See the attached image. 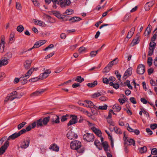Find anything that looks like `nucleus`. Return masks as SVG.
Here are the masks:
<instances>
[{
	"mask_svg": "<svg viewBox=\"0 0 157 157\" xmlns=\"http://www.w3.org/2000/svg\"><path fill=\"white\" fill-rule=\"evenodd\" d=\"M115 132L117 134H121L122 133L121 129L117 127H114L113 128Z\"/></svg>",
	"mask_w": 157,
	"mask_h": 157,
	"instance_id": "nucleus-28",
	"label": "nucleus"
},
{
	"mask_svg": "<svg viewBox=\"0 0 157 157\" xmlns=\"http://www.w3.org/2000/svg\"><path fill=\"white\" fill-rule=\"evenodd\" d=\"M31 63V62L29 60H27L25 62L24 65L26 69H28L30 68Z\"/></svg>",
	"mask_w": 157,
	"mask_h": 157,
	"instance_id": "nucleus-30",
	"label": "nucleus"
},
{
	"mask_svg": "<svg viewBox=\"0 0 157 157\" xmlns=\"http://www.w3.org/2000/svg\"><path fill=\"white\" fill-rule=\"evenodd\" d=\"M44 72L40 74L39 76L40 79H43L46 78L48 76L49 74L51 73L50 69L44 68Z\"/></svg>",
	"mask_w": 157,
	"mask_h": 157,
	"instance_id": "nucleus-4",
	"label": "nucleus"
},
{
	"mask_svg": "<svg viewBox=\"0 0 157 157\" xmlns=\"http://www.w3.org/2000/svg\"><path fill=\"white\" fill-rule=\"evenodd\" d=\"M132 67H130L128 68L125 71L124 76H123V78L125 79L128 76H130L131 75L132 73Z\"/></svg>",
	"mask_w": 157,
	"mask_h": 157,
	"instance_id": "nucleus-14",
	"label": "nucleus"
},
{
	"mask_svg": "<svg viewBox=\"0 0 157 157\" xmlns=\"http://www.w3.org/2000/svg\"><path fill=\"white\" fill-rule=\"evenodd\" d=\"M135 29L134 28H132L128 32L127 36V38L128 39L130 38L133 35L135 32Z\"/></svg>",
	"mask_w": 157,
	"mask_h": 157,
	"instance_id": "nucleus-20",
	"label": "nucleus"
},
{
	"mask_svg": "<svg viewBox=\"0 0 157 157\" xmlns=\"http://www.w3.org/2000/svg\"><path fill=\"white\" fill-rule=\"evenodd\" d=\"M52 120V121L56 123H58L59 122V117L57 115H54L53 116Z\"/></svg>",
	"mask_w": 157,
	"mask_h": 157,
	"instance_id": "nucleus-31",
	"label": "nucleus"
},
{
	"mask_svg": "<svg viewBox=\"0 0 157 157\" xmlns=\"http://www.w3.org/2000/svg\"><path fill=\"white\" fill-rule=\"evenodd\" d=\"M49 120L50 117H49L44 118L42 120L43 124L44 125H46L49 121Z\"/></svg>",
	"mask_w": 157,
	"mask_h": 157,
	"instance_id": "nucleus-35",
	"label": "nucleus"
},
{
	"mask_svg": "<svg viewBox=\"0 0 157 157\" xmlns=\"http://www.w3.org/2000/svg\"><path fill=\"white\" fill-rule=\"evenodd\" d=\"M67 137L70 140H74L77 138L78 136L71 130L68 131L67 134Z\"/></svg>",
	"mask_w": 157,
	"mask_h": 157,
	"instance_id": "nucleus-6",
	"label": "nucleus"
},
{
	"mask_svg": "<svg viewBox=\"0 0 157 157\" xmlns=\"http://www.w3.org/2000/svg\"><path fill=\"white\" fill-rule=\"evenodd\" d=\"M24 27L22 25H20L17 26V30L20 33L22 32L24 30Z\"/></svg>",
	"mask_w": 157,
	"mask_h": 157,
	"instance_id": "nucleus-44",
	"label": "nucleus"
},
{
	"mask_svg": "<svg viewBox=\"0 0 157 157\" xmlns=\"http://www.w3.org/2000/svg\"><path fill=\"white\" fill-rule=\"evenodd\" d=\"M109 85L116 89H118L119 87V85L118 83H114L113 82H110L109 83Z\"/></svg>",
	"mask_w": 157,
	"mask_h": 157,
	"instance_id": "nucleus-42",
	"label": "nucleus"
},
{
	"mask_svg": "<svg viewBox=\"0 0 157 157\" xmlns=\"http://www.w3.org/2000/svg\"><path fill=\"white\" fill-rule=\"evenodd\" d=\"M16 8L18 10H20L21 9V4L18 2L16 3Z\"/></svg>",
	"mask_w": 157,
	"mask_h": 157,
	"instance_id": "nucleus-57",
	"label": "nucleus"
},
{
	"mask_svg": "<svg viewBox=\"0 0 157 157\" xmlns=\"http://www.w3.org/2000/svg\"><path fill=\"white\" fill-rule=\"evenodd\" d=\"M17 92L16 91H14L12 92L11 93L9 94L7 97L8 100L10 101H12L13 99H12L17 96Z\"/></svg>",
	"mask_w": 157,
	"mask_h": 157,
	"instance_id": "nucleus-16",
	"label": "nucleus"
},
{
	"mask_svg": "<svg viewBox=\"0 0 157 157\" xmlns=\"http://www.w3.org/2000/svg\"><path fill=\"white\" fill-rule=\"evenodd\" d=\"M54 52H52L50 53L49 54H48V55H47V56H46L45 57V58L46 59H48V58H49L51 57H52L54 55Z\"/></svg>",
	"mask_w": 157,
	"mask_h": 157,
	"instance_id": "nucleus-64",
	"label": "nucleus"
},
{
	"mask_svg": "<svg viewBox=\"0 0 157 157\" xmlns=\"http://www.w3.org/2000/svg\"><path fill=\"white\" fill-rule=\"evenodd\" d=\"M40 45L38 41H37L36 42L35 44H34L33 47L31 48H30L28 49V51H30L33 48H37L40 47Z\"/></svg>",
	"mask_w": 157,
	"mask_h": 157,
	"instance_id": "nucleus-39",
	"label": "nucleus"
},
{
	"mask_svg": "<svg viewBox=\"0 0 157 157\" xmlns=\"http://www.w3.org/2000/svg\"><path fill=\"white\" fill-rule=\"evenodd\" d=\"M98 82L97 81H94L93 82L88 83L87 84V86L90 87H93L96 85H97Z\"/></svg>",
	"mask_w": 157,
	"mask_h": 157,
	"instance_id": "nucleus-33",
	"label": "nucleus"
},
{
	"mask_svg": "<svg viewBox=\"0 0 157 157\" xmlns=\"http://www.w3.org/2000/svg\"><path fill=\"white\" fill-rule=\"evenodd\" d=\"M8 63V59H6V57H4V59H2L0 60V67H2V66H4L7 65Z\"/></svg>",
	"mask_w": 157,
	"mask_h": 157,
	"instance_id": "nucleus-19",
	"label": "nucleus"
},
{
	"mask_svg": "<svg viewBox=\"0 0 157 157\" xmlns=\"http://www.w3.org/2000/svg\"><path fill=\"white\" fill-rule=\"evenodd\" d=\"M151 154L152 155H157V149L156 148L152 149L151 151Z\"/></svg>",
	"mask_w": 157,
	"mask_h": 157,
	"instance_id": "nucleus-59",
	"label": "nucleus"
},
{
	"mask_svg": "<svg viewBox=\"0 0 157 157\" xmlns=\"http://www.w3.org/2000/svg\"><path fill=\"white\" fill-rule=\"evenodd\" d=\"M33 71L34 70L33 68H31L25 75H23L21 77V79H22L23 78L25 79H27L29 78Z\"/></svg>",
	"mask_w": 157,
	"mask_h": 157,
	"instance_id": "nucleus-15",
	"label": "nucleus"
},
{
	"mask_svg": "<svg viewBox=\"0 0 157 157\" xmlns=\"http://www.w3.org/2000/svg\"><path fill=\"white\" fill-rule=\"evenodd\" d=\"M146 131L148 134L150 135H152L153 134L152 131L149 128H146Z\"/></svg>",
	"mask_w": 157,
	"mask_h": 157,
	"instance_id": "nucleus-62",
	"label": "nucleus"
},
{
	"mask_svg": "<svg viewBox=\"0 0 157 157\" xmlns=\"http://www.w3.org/2000/svg\"><path fill=\"white\" fill-rule=\"evenodd\" d=\"M156 43L153 42H151L149 45V51L148 52V55L149 56L152 55L155 48Z\"/></svg>",
	"mask_w": 157,
	"mask_h": 157,
	"instance_id": "nucleus-5",
	"label": "nucleus"
},
{
	"mask_svg": "<svg viewBox=\"0 0 157 157\" xmlns=\"http://www.w3.org/2000/svg\"><path fill=\"white\" fill-rule=\"evenodd\" d=\"M151 25H150L149 24L148 25L147 28L146 30L145 31L144 33V35L145 36H148L150 33L151 31Z\"/></svg>",
	"mask_w": 157,
	"mask_h": 157,
	"instance_id": "nucleus-22",
	"label": "nucleus"
},
{
	"mask_svg": "<svg viewBox=\"0 0 157 157\" xmlns=\"http://www.w3.org/2000/svg\"><path fill=\"white\" fill-rule=\"evenodd\" d=\"M52 14L58 18L60 19L61 18L62 15L60 14L59 11H53L52 12Z\"/></svg>",
	"mask_w": 157,
	"mask_h": 157,
	"instance_id": "nucleus-27",
	"label": "nucleus"
},
{
	"mask_svg": "<svg viewBox=\"0 0 157 157\" xmlns=\"http://www.w3.org/2000/svg\"><path fill=\"white\" fill-rule=\"evenodd\" d=\"M9 144V142L6 141L4 144L0 148V153L1 155L3 154L5 151Z\"/></svg>",
	"mask_w": 157,
	"mask_h": 157,
	"instance_id": "nucleus-9",
	"label": "nucleus"
},
{
	"mask_svg": "<svg viewBox=\"0 0 157 157\" xmlns=\"http://www.w3.org/2000/svg\"><path fill=\"white\" fill-rule=\"evenodd\" d=\"M26 123L25 122H23L17 125V128L18 130L21 129L26 124Z\"/></svg>",
	"mask_w": 157,
	"mask_h": 157,
	"instance_id": "nucleus-41",
	"label": "nucleus"
},
{
	"mask_svg": "<svg viewBox=\"0 0 157 157\" xmlns=\"http://www.w3.org/2000/svg\"><path fill=\"white\" fill-rule=\"evenodd\" d=\"M84 80V79L83 78H82L81 76H78L77 77L75 81L79 82H82Z\"/></svg>",
	"mask_w": 157,
	"mask_h": 157,
	"instance_id": "nucleus-46",
	"label": "nucleus"
},
{
	"mask_svg": "<svg viewBox=\"0 0 157 157\" xmlns=\"http://www.w3.org/2000/svg\"><path fill=\"white\" fill-rule=\"evenodd\" d=\"M143 113L146 115L147 117H149L148 113L146 110H144V109H142L141 110L139 114L140 115H142Z\"/></svg>",
	"mask_w": 157,
	"mask_h": 157,
	"instance_id": "nucleus-43",
	"label": "nucleus"
},
{
	"mask_svg": "<svg viewBox=\"0 0 157 157\" xmlns=\"http://www.w3.org/2000/svg\"><path fill=\"white\" fill-rule=\"evenodd\" d=\"M101 95L100 93L99 92H97V93H94V94H93L91 96L92 98H95L96 97H98L101 96Z\"/></svg>",
	"mask_w": 157,
	"mask_h": 157,
	"instance_id": "nucleus-52",
	"label": "nucleus"
},
{
	"mask_svg": "<svg viewBox=\"0 0 157 157\" xmlns=\"http://www.w3.org/2000/svg\"><path fill=\"white\" fill-rule=\"evenodd\" d=\"M110 69L106 66L103 69V72L104 73H107L109 71Z\"/></svg>",
	"mask_w": 157,
	"mask_h": 157,
	"instance_id": "nucleus-63",
	"label": "nucleus"
},
{
	"mask_svg": "<svg viewBox=\"0 0 157 157\" xmlns=\"http://www.w3.org/2000/svg\"><path fill=\"white\" fill-rule=\"evenodd\" d=\"M112 113H113L114 115H115L116 114L113 112V111L112 110V109H110L109 110V114H108V115L106 119H111V117H112Z\"/></svg>",
	"mask_w": 157,
	"mask_h": 157,
	"instance_id": "nucleus-49",
	"label": "nucleus"
},
{
	"mask_svg": "<svg viewBox=\"0 0 157 157\" xmlns=\"http://www.w3.org/2000/svg\"><path fill=\"white\" fill-rule=\"evenodd\" d=\"M147 148L146 146H144L140 148H139V150L140 153H143L146 152L147 151Z\"/></svg>",
	"mask_w": 157,
	"mask_h": 157,
	"instance_id": "nucleus-40",
	"label": "nucleus"
},
{
	"mask_svg": "<svg viewBox=\"0 0 157 157\" xmlns=\"http://www.w3.org/2000/svg\"><path fill=\"white\" fill-rule=\"evenodd\" d=\"M102 81L104 83L106 84H108L109 83V79L106 78H103Z\"/></svg>",
	"mask_w": 157,
	"mask_h": 157,
	"instance_id": "nucleus-55",
	"label": "nucleus"
},
{
	"mask_svg": "<svg viewBox=\"0 0 157 157\" xmlns=\"http://www.w3.org/2000/svg\"><path fill=\"white\" fill-rule=\"evenodd\" d=\"M145 71L144 66L142 64L139 65L137 68V72L139 75H143Z\"/></svg>",
	"mask_w": 157,
	"mask_h": 157,
	"instance_id": "nucleus-10",
	"label": "nucleus"
},
{
	"mask_svg": "<svg viewBox=\"0 0 157 157\" xmlns=\"http://www.w3.org/2000/svg\"><path fill=\"white\" fill-rule=\"evenodd\" d=\"M152 59L151 57H148L147 59V63L149 66H151L152 64Z\"/></svg>",
	"mask_w": 157,
	"mask_h": 157,
	"instance_id": "nucleus-56",
	"label": "nucleus"
},
{
	"mask_svg": "<svg viewBox=\"0 0 157 157\" xmlns=\"http://www.w3.org/2000/svg\"><path fill=\"white\" fill-rule=\"evenodd\" d=\"M113 61H115V64H117L118 62V60L117 58H116L114 59L112 61L110 62L109 64L107 65V67H108L110 68V69L112 67V66L113 65Z\"/></svg>",
	"mask_w": 157,
	"mask_h": 157,
	"instance_id": "nucleus-26",
	"label": "nucleus"
},
{
	"mask_svg": "<svg viewBox=\"0 0 157 157\" xmlns=\"http://www.w3.org/2000/svg\"><path fill=\"white\" fill-rule=\"evenodd\" d=\"M107 122L110 125L113 126L115 125L114 123L111 119H107Z\"/></svg>",
	"mask_w": 157,
	"mask_h": 157,
	"instance_id": "nucleus-53",
	"label": "nucleus"
},
{
	"mask_svg": "<svg viewBox=\"0 0 157 157\" xmlns=\"http://www.w3.org/2000/svg\"><path fill=\"white\" fill-rule=\"evenodd\" d=\"M39 79H40V78H38V77L33 78L30 79L29 81L32 82H34L37 81Z\"/></svg>",
	"mask_w": 157,
	"mask_h": 157,
	"instance_id": "nucleus-58",
	"label": "nucleus"
},
{
	"mask_svg": "<svg viewBox=\"0 0 157 157\" xmlns=\"http://www.w3.org/2000/svg\"><path fill=\"white\" fill-rule=\"evenodd\" d=\"M126 127H127V130L130 132H134L135 134L136 135H138L140 133V131L138 129L134 130L129 125L128 123H127L125 125Z\"/></svg>",
	"mask_w": 157,
	"mask_h": 157,
	"instance_id": "nucleus-13",
	"label": "nucleus"
},
{
	"mask_svg": "<svg viewBox=\"0 0 157 157\" xmlns=\"http://www.w3.org/2000/svg\"><path fill=\"white\" fill-rule=\"evenodd\" d=\"M32 128L31 127V125H29L25 129H22L21 130V131H23L22 132V134H23L25 133L26 132L30 131Z\"/></svg>",
	"mask_w": 157,
	"mask_h": 157,
	"instance_id": "nucleus-34",
	"label": "nucleus"
},
{
	"mask_svg": "<svg viewBox=\"0 0 157 157\" xmlns=\"http://www.w3.org/2000/svg\"><path fill=\"white\" fill-rule=\"evenodd\" d=\"M102 145L104 150L105 151H107L108 150V145L107 142H105L102 143Z\"/></svg>",
	"mask_w": 157,
	"mask_h": 157,
	"instance_id": "nucleus-45",
	"label": "nucleus"
},
{
	"mask_svg": "<svg viewBox=\"0 0 157 157\" xmlns=\"http://www.w3.org/2000/svg\"><path fill=\"white\" fill-rule=\"evenodd\" d=\"M70 115L66 114L65 115L62 116L61 118V121L62 122H64L66 121L68 117H69Z\"/></svg>",
	"mask_w": 157,
	"mask_h": 157,
	"instance_id": "nucleus-38",
	"label": "nucleus"
},
{
	"mask_svg": "<svg viewBox=\"0 0 157 157\" xmlns=\"http://www.w3.org/2000/svg\"><path fill=\"white\" fill-rule=\"evenodd\" d=\"M70 17L69 16L67 15H63V16H62L61 18L62 21H66L69 20V18Z\"/></svg>",
	"mask_w": 157,
	"mask_h": 157,
	"instance_id": "nucleus-51",
	"label": "nucleus"
},
{
	"mask_svg": "<svg viewBox=\"0 0 157 157\" xmlns=\"http://www.w3.org/2000/svg\"><path fill=\"white\" fill-rule=\"evenodd\" d=\"M155 4V2L153 1H151L150 2L147 3L145 6V9L146 10L148 11L150 8L152 7Z\"/></svg>",
	"mask_w": 157,
	"mask_h": 157,
	"instance_id": "nucleus-17",
	"label": "nucleus"
},
{
	"mask_svg": "<svg viewBox=\"0 0 157 157\" xmlns=\"http://www.w3.org/2000/svg\"><path fill=\"white\" fill-rule=\"evenodd\" d=\"M80 142L78 140H75L71 142L70 143V147L72 149L78 150L81 147Z\"/></svg>",
	"mask_w": 157,
	"mask_h": 157,
	"instance_id": "nucleus-1",
	"label": "nucleus"
},
{
	"mask_svg": "<svg viewBox=\"0 0 157 157\" xmlns=\"http://www.w3.org/2000/svg\"><path fill=\"white\" fill-rule=\"evenodd\" d=\"M37 124V127H42L43 125L42 121L41 119H40L36 121Z\"/></svg>",
	"mask_w": 157,
	"mask_h": 157,
	"instance_id": "nucleus-32",
	"label": "nucleus"
},
{
	"mask_svg": "<svg viewBox=\"0 0 157 157\" xmlns=\"http://www.w3.org/2000/svg\"><path fill=\"white\" fill-rule=\"evenodd\" d=\"M49 149H51L53 151L58 152L59 151V147L56 144H51L49 147Z\"/></svg>",
	"mask_w": 157,
	"mask_h": 157,
	"instance_id": "nucleus-18",
	"label": "nucleus"
},
{
	"mask_svg": "<svg viewBox=\"0 0 157 157\" xmlns=\"http://www.w3.org/2000/svg\"><path fill=\"white\" fill-rule=\"evenodd\" d=\"M150 128L152 130L155 129L157 128V124H151Z\"/></svg>",
	"mask_w": 157,
	"mask_h": 157,
	"instance_id": "nucleus-60",
	"label": "nucleus"
},
{
	"mask_svg": "<svg viewBox=\"0 0 157 157\" xmlns=\"http://www.w3.org/2000/svg\"><path fill=\"white\" fill-rule=\"evenodd\" d=\"M24 94V93L23 92H21L20 94H17V96L16 97L13 98L12 99H14L15 98L19 99L21 98L22 96H23Z\"/></svg>",
	"mask_w": 157,
	"mask_h": 157,
	"instance_id": "nucleus-50",
	"label": "nucleus"
},
{
	"mask_svg": "<svg viewBox=\"0 0 157 157\" xmlns=\"http://www.w3.org/2000/svg\"><path fill=\"white\" fill-rule=\"evenodd\" d=\"M94 144L99 150L101 149V148H100L99 147L101 145V144L98 140H95L94 142Z\"/></svg>",
	"mask_w": 157,
	"mask_h": 157,
	"instance_id": "nucleus-47",
	"label": "nucleus"
},
{
	"mask_svg": "<svg viewBox=\"0 0 157 157\" xmlns=\"http://www.w3.org/2000/svg\"><path fill=\"white\" fill-rule=\"evenodd\" d=\"M85 102H86V104H87V107H88L89 108H95V105L92 101L85 100Z\"/></svg>",
	"mask_w": 157,
	"mask_h": 157,
	"instance_id": "nucleus-24",
	"label": "nucleus"
},
{
	"mask_svg": "<svg viewBox=\"0 0 157 157\" xmlns=\"http://www.w3.org/2000/svg\"><path fill=\"white\" fill-rule=\"evenodd\" d=\"M98 51V50L96 51H92L91 52L90 54L91 57H93L95 56L97 54Z\"/></svg>",
	"mask_w": 157,
	"mask_h": 157,
	"instance_id": "nucleus-54",
	"label": "nucleus"
},
{
	"mask_svg": "<svg viewBox=\"0 0 157 157\" xmlns=\"http://www.w3.org/2000/svg\"><path fill=\"white\" fill-rule=\"evenodd\" d=\"M125 144L128 145H133L135 146V141L133 139H131L127 140Z\"/></svg>",
	"mask_w": 157,
	"mask_h": 157,
	"instance_id": "nucleus-25",
	"label": "nucleus"
},
{
	"mask_svg": "<svg viewBox=\"0 0 157 157\" xmlns=\"http://www.w3.org/2000/svg\"><path fill=\"white\" fill-rule=\"evenodd\" d=\"M15 40L14 34L13 33H11L10 35V42L12 44L13 42Z\"/></svg>",
	"mask_w": 157,
	"mask_h": 157,
	"instance_id": "nucleus-36",
	"label": "nucleus"
},
{
	"mask_svg": "<svg viewBox=\"0 0 157 157\" xmlns=\"http://www.w3.org/2000/svg\"><path fill=\"white\" fill-rule=\"evenodd\" d=\"M35 23L36 24H37L39 26H43V27H45V25L44 23L41 21H40L39 20H35Z\"/></svg>",
	"mask_w": 157,
	"mask_h": 157,
	"instance_id": "nucleus-29",
	"label": "nucleus"
},
{
	"mask_svg": "<svg viewBox=\"0 0 157 157\" xmlns=\"http://www.w3.org/2000/svg\"><path fill=\"white\" fill-rule=\"evenodd\" d=\"M6 56L7 57H6V59H7L8 60L11 58L12 56V54L10 52H8L7 53L6 55Z\"/></svg>",
	"mask_w": 157,
	"mask_h": 157,
	"instance_id": "nucleus-61",
	"label": "nucleus"
},
{
	"mask_svg": "<svg viewBox=\"0 0 157 157\" xmlns=\"http://www.w3.org/2000/svg\"><path fill=\"white\" fill-rule=\"evenodd\" d=\"M45 89H41L38 90L30 94V96L31 97H35L39 96L42 94L45 91Z\"/></svg>",
	"mask_w": 157,
	"mask_h": 157,
	"instance_id": "nucleus-8",
	"label": "nucleus"
},
{
	"mask_svg": "<svg viewBox=\"0 0 157 157\" xmlns=\"http://www.w3.org/2000/svg\"><path fill=\"white\" fill-rule=\"evenodd\" d=\"M60 6L62 7H65L66 6L70 5L71 2L70 0H60Z\"/></svg>",
	"mask_w": 157,
	"mask_h": 157,
	"instance_id": "nucleus-12",
	"label": "nucleus"
},
{
	"mask_svg": "<svg viewBox=\"0 0 157 157\" xmlns=\"http://www.w3.org/2000/svg\"><path fill=\"white\" fill-rule=\"evenodd\" d=\"M83 138L84 140L88 142H90L94 140V136L93 134L86 133L83 135Z\"/></svg>",
	"mask_w": 157,
	"mask_h": 157,
	"instance_id": "nucleus-3",
	"label": "nucleus"
},
{
	"mask_svg": "<svg viewBox=\"0 0 157 157\" xmlns=\"http://www.w3.org/2000/svg\"><path fill=\"white\" fill-rule=\"evenodd\" d=\"M65 13L68 15H71L74 13V10L72 9H69L66 10Z\"/></svg>",
	"mask_w": 157,
	"mask_h": 157,
	"instance_id": "nucleus-37",
	"label": "nucleus"
},
{
	"mask_svg": "<svg viewBox=\"0 0 157 157\" xmlns=\"http://www.w3.org/2000/svg\"><path fill=\"white\" fill-rule=\"evenodd\" d=\"M81 20H82L81 18L76 17H74L69 19V21L72 23L79 21Z\"/></svg>",
	"mask_w": 157,
	"mask_h": 157,
	"instance_id": "nucleus-23",
	"label": "nucleus"
},
{
	"mask_svg": "<svg viewBox=\"0 0 157 157\" xmlns=\"http://www.w3.org/2000/svg\"><path fill=\"white\" fill-rule=\"evenodd\" d=\"M1 41V42L0 46V52L1 53H2L4 51L5 42L4 41V40L3 39H2Z\"/></svg>",
	"mask_w": 157,
	"mask_h": 157,
	"instance_id": "nucleus-21",
	"label": "nucleus"
},
{
	"mask_svg": "<svg viewBox=\"0 0 157 157\" xmlns=\"http://www.w3.org/2000/svg\"><path fill=\"white\" fill-rule=\"evenodd\" d=\"M30 142L29 139H24L20 142V147L22 149H25L29 147Z\"/></svg>",
	"mask_w": 157,
	"mask_h": 157,
	"instance_id": "nucleus-2",
	"label": "nucleus"
},
{
	"mask_svg": "<svg viewBox=\"0 0 157 157\" xmlns=\"http://www.w3.org/2000/svg\"><path fill=\"white\" fill-rule=\"evenodd\" d=\"M23 131H21V130L18 132H15L12 135L10 136L8 138V139L14 140L15 138L20 136L22 134V132Z\"/></svg>",
	"mask_w": 157,
	"mask_h": 157,
	"instance_id": "nucleus-11",
	"label": "nucleus"
},
{
	"mask_svg": "<svg viewBox=\"0 0 157 157\" xmlns=\"http://www.w3.org/2000/svg\"><path fill=\"white\" fill-rule=\"evenodd\" d=\"M139 42L140 40L138 38V37H136V38L134 39L132 41L133 44V46L138 44L139 43Z\"/></svg>",
	"mask_w": 157,
	"mask_h": 157,
	"instance_id": "nucleus-48",
	"label": "nucleus"
},
{
	"mask_svg": "<svg viewBox=\"0 0 157 157\" xmlns=\"http://www.w3.org/2000/svg\"><path fill=\"white\" fill-rule=\"evenodd\" d=\"M70 117V118L72 117V119L69 121L67 124L68 126L75 124L77 123L78 121L77 116L73 115H71Z\"/></svg>",
	"mask_w": 157,
	"mask_h": 157,
	"instance_id": "nucleus-7",
	"label": "nucleus"
}]
</instances>
